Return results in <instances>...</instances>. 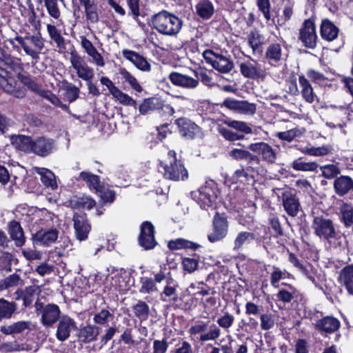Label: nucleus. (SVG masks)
<instances>
[{
	"instance_id": "1",
	"label": "nucleus",
	"mask_w": 353,
	"mask_h": 353,
	"mask_svg": "<svg viewBox=\"0 0 353 353\" xmlns=\"http://www.w3.org/2000/svg\"><path fill=\"white\" fill-rule=\"evenodd\" d=\"M154 28L161 34L175 35L181 28L182 22L175 15L163 10L152 17Z\"/></svg>"
},
{
	"instance_id": "2",
	"label": "nucleus",
	"mask_w": 353,
	"mask_h": 353,
	"mask_svg": "<svg viewBox=\"0 0 353 353\" xmlns=\"http://www.w3.org/2000/svg\"><path fill=\"white\" fill-rule=\"evenodd\" d=\"M15 40L21 45L25 53L34 60L39 59L44 48V41L40 34H27L25 37H17Z\"/></svg>"
},
{
	"instance_id": "3",
	"label": "nucleus",
	"mask_w": 353,
	"mask_h": 353,
	"mask_svg": "<svg viewBox=\"0 0 353 353\" xmlns=\"http://www.w3.org/2000/svg\"><path fill=\"white\" fill-rule=\"evenodd\" d=\"M191 335L201 334L199 338L201 342L214 341L218 339L221 334V329L214 323L209 325V321H197L194 325L188 330Z\"/></svg>"
},
{
	"instance_id": "4",
	"label": "nucleus",
	"mask_w": 353,
	"mask_h": 353,
	"mask_svg": "<svg viewBox=\"0 0 353 353\" xmlns=\"http://www.w3.org/2000/svg\"><path fill=\"white\" fill-rule=\"evenodd\" d=\"M168 155L170 161L163 165L164 176L173 181L187 179L188 175V171L183 165L176 160V152L174 150H170Z\"/></svg>"
},
{
	"instance_id": "5",
	"label": "nucleus",
	"mask_w": 353,
	"mask_h": 353,
	"mask_svg": "<svg viewBox=\"0 0 353 353\" xmlns=\"http://www.w3.org/2000/svg\"><path fill=\"white\" fill-rule=\"evenodd\" d=\"M203 57L212 67L222 73H228L234 68V63L229 58L219 54L214 53L212 50H206L203 52Z\"/></svg>"
},
{
	"instance_id": "6",
	"label": "nucleus",
	"mask_w": 353,
	"mask_h": 353,
	"mask_svg": "<svg viewBox=\"0 0 353 353\" xmlns=\"http://www.w3.org/2000/svg\"><path fill=\"white\" fill-rule=\"evenodd\" d=\"M299 39L303 43L304 46L307 48L313 49L316 47L317 35L313 19H308L305 20L299 30Z\"/></svg>"
},
{
	"instance_id": "7",
	"label": "nucleus",
	"mask_w": 353,
	"mask_h": 353,
	"mask_svg": "<svg viewBox=\"0 0 353 353\" xmlns=\"http://www.w3.org/2000/svg\"><path fill=\"white\" fill-rule=\"evenodd\" d=\"M0 87L7 93L16 98H23L26 93L23 89L17 88L15 79L5 68L0 66Z\"/></svg>"
},
{
	"instance_id": "8",
	"label": "nucleus",
	"mask_w": 353,
	"mask_h": 353,
	"mask_svg": "<svg viewBox=\"0 0 353 353\" xmlns=\"http://www.w3.org/2000/svg\"><path fill=\"white\" fill-rule=\"evenodd\" d=\"M213 232L208 235V239L211 242L221 241L227 234L228 221L224 214L218 212L213 219Z\"/></svg>"
},
{
	"instance_id": "9",
	"label": "nucleus",
	"mask_w": 353,
	"mask_h": 353,
	"mask_svg": "<svg viewBox=\"0 0 353 353\" xmlns=\"http://www.w3.org/2000/svg\"><path fill=\"white\" fill-rule=\"evenodd\" d=\"M313 228L317 236L328 240L336 236L335 229L332 221L323 216H316L313 221Z\"/></svg>"
},
{
	"instance_id": "10",
	"label": "nucleus",
	"mask_w": 353,
	"mask_h": 353,
	"mask_svg": "<svg viewBox=\"0 0 353 353\" xmlns=\"http://www.w3.org/2000/svg\"><path fill=\"white\" fill-rule=\"evenodd\" d=\"M35 307L37 311H40L41 323L45 326H52L59 317L60 310L57 305L48 304L42 307L41 303H36Z\"/></svg>"
},
{
	"instance_id": "11",
	"label": "nucleus",
	"mask_w": 353,
	"mask_h": 353,
	"mask_svg": "<svg viewBox=\"0 0 353 353\" xmlns=\"http://www.w3.org/2000/svg\"><path fill=\"white\" fill-rule=\"evenodd\" d=\"M240 71L243 76L251 79L263 80L266 77L265 71L261 70L259 63L253 61H247L241 63Z\"/></svg>"
},
{
	"instance_id": "12",
	"label": "nucleus",
	"mask_w": 353,
	"mask_h": 353,
	"mask_svg": "<svg viewBox=\"0 0 353 353\" xmlns=\"http://www.w3.org/2000/svg\"><path fill=\"white\" fill-rule=\"evenodd\" d=\"M221 107L236 111L241 113H248L253 114L256 112V106L253 103H250L247 101H237L232 99H226L221 104Z\"/></svg>"
},
{
	"instance_id": "13",
	"label": "nucleus",
	"mask_w": 353,
	"mask_h": 353,
	"mask_svg": "<svg viewBox=\"0 0 353 353\" xmlns=\"http://www.w3.org/2000/svg\"><path fill=\"white\" fill-rule=\"evenodd\" d=\"M90 185L103 202L112 203L114 201L115 198L114 192L108 190L104 185L101 184L97 175L90 174Z\"/></svg>"
},
{
	"instance_id": "14",
	"label": "nucleus",
	"mask_w": 353,
	"mask_h": 353,
	"mask_svg": "<svg viewBox=\"0 0 353 353\" xmlns=\"http://www.w3.org/2000/svg\"><path fill=\"white\" fill-rule=\"evenodd\" d=\"M248 148L252 152L261 154L263 159L268 163H275L276 159V153L269 144L264 142L252 143L249 145Z\"/></svg>"
},
{
	"instance_id": "15",
	"label": "nucleus",
	"mask_w": 353,
	"mask_h": 353,
	"mask_svg": "<svg viewBox=\"0 0 353 353\" xmlns=\"http://www.w3.org/2000/svg\"><path fill=\"white\" fill-rule=\"evenodd\" d=\"M283 205L288 215L296 216L300 209V203L299 199L295 194L290 191H286L282 194Z\"/></svg>"
},
{
	"instance_id": "16",
	"label": "nucleus",
	"mask_w": 353,
	"mask_h": 353,
	"mask_svg": "<svg viewBox=\"0 0 353 353\" xmlns=\"http://www.w3.org/2000/svg\"><path fill=\"white\" fill-rule=\"evenodd\" d=\"M70 60L78 76L85 81H88V69L85 60L75 51L70 53Z\"/></svg>"
},
{
	"instance_id": "17",
	"label": "nucleus",
	"mask_w": 353,
	"mask_h": 353,
	"mask_svg": "<svg viewBox=\"0 0 353 353\" xmlns=\"http://www.w3.org/2000/svg\"><path fill=\"white\" fill-rule=\"evenodd\" d=\"M75 327L74 322L68 316H63L59 321L56 336L61 341H65Z\"/></svg>"
},
{
	"instance_id": "18",
	"label": "nucleus",
	"mask_w": 353,
	"mask_h": 353,
	"mask_svg": "<svg viewBox=\"0 0 353 353\" xmlns=\"http://www.w3.org/2000/svg\"><path fill=\"white\" fill-rule=\"evenodd\" d=\"M181 134L188 139H193L199 132V126L186 118H179L176 120Z\"/></svg>"
},
{
	"instance_id": "19",
	"label": "nucleus",
	"mask_w": 353,
	"mask_h": 353,
	"mask_svg": "<svg viewBox=\"0 0 353 353\" xmlns=\"http://www.w3.org/2000/svg\"><path fill=\"white\" fill-rule=\"evenodd\" d=\"M169 79L173 84L185 88H194L199 84L197 79L178 72L170 73Z\"/></svg>"
},
{
	"instance_id": "20",
	"label": "nucleus",
	"mask_w": 353,
	"mask_h": 353,
	"mask_svg": "<svg viewBox=\"0 0 353 353\" xmlns=\"http://www.w3.org/2000/svg\"><path fill=\"white\" fill-rule=\"evenodd\" d=\"M339 281L349 294L353 295V265H347L341 270Z\"/></svg>"
},
{
	"instance_id": "21",
	"label": "nucleus",
	"mask_w": 353,
	"mask_h": 353,
	"mask_svg": "<svg viewBox=\"0 0 353 353\" xmlns=\"http://www.w3.org/2000/svg\"><path fill=\"white\" fill-rule=\"evenodd\" d=\"M315 326L319 330L332 333L339 329L340 322L337 319L327 316L316 321Z\"/></svg>"
},
{
	"instance_id": "22",
	"label": "nucleus",
	"mask_w": 353,
	"mask_h": 353,
	"mask_svg": "<svg viewBox=\"0 0 353 353\" xmlns=\"http://www.w3.org/2000/svg\"><path fill=\"white\" fill-rule=\"evenodd\" d=\"M13 146L25 152H32L34 141L25 135H13L10 138Z\"/></svg>"
},
{
	"instance_id": "23",
	"label": "nucleus",
	"mask_w": 353,
	"mask_h": 353,
	"mask_svg": "<svg viewBox=\"0 0 353 353\" xmlns=\"http://www.w3.org/2000/svg\"><path fill=\"white\" fill-rule=\"evenodd\" d=\"M123 54L125 59L131 61L139 70L143 71H149L150 70V64L138 53L124 50H123Z\"/></svg>"
},
{
	"instance_id": "24",
	"label": "nucleus",
	"mask_w": 353,
	"mask_h": 353,
	"mask_svg": "<svg viewBox=\"0 0 353 353\" xmlns=\"http://www.w3.org/2000/svg\"><path fill=\"white\" fill-rule=\"evenodd\" d=\"M53 149L52 139L39 137L34 141L32 152L42 157L49 154Z\"/></svg>"
},
{
	"instance_id": "25",
	"label": "nucleus",
	"mask_w": 353,
	"mask_h": 353,
	"mask_svg": "<svg viewBox=\"0 0 353 353\" xmlns=\"http://www.w3.org/2000/svg\"><path fill=\"white\" fill-rule=\"evenodd\" d=\"M339 31V28L330 20H322L320 32L323 39L328 41H334L337 37Z\"/></svg>"
},
{
	"instance_id": "26",
	"label": "nucleus",
	"mask_w": 353,
	"mask_h": 353,
	"mask_svg": "<svg viewBox=\"0 0 353 353\" xmlns=\"http://www.w3.org/2000/svg\"><path fill=\"white\" fill-rule=\"evenodd\" d=\"M334 188L339 196H344L353 189V180L350 176H341L334 180Z\"/></svg>"
},
{
	"instance_id": "27",
	"label": "nucleus",
	"mask_w": 353,
	"mask_h": 353,
	"mask_svg": "<svg viewBox=\"0 0 353 353\" xmlns=\"http://www.w3.org/2000/svg\"><path fill=\"white\" fill-rule=\"evenodd\" d=\"M34 171L40 175L41 182L46 187L54 190L57 188L55 176L50 170L44 168L34 167Z\"/></svg>"
},
{
	"instance_id": "28",
	"label": "nucleus",
	"mask_w": 353,
	"mask_h": 353,
	"mask_svg": "<svg viewBox=\"0 0 353 353\" xmlns=\"http://www.w3.org/2000/svg\"><path fill=\"white\" fill-rule=\"evenodd\" d=\"M163 101L157 97L145 99L139 105V112L142 114H148L150 111L163 109Z\"/></svg>"
},
{
	"instance_id": "29",
	"label": "nucleus",
	"mask_w": 353,
	"mask_h": 353,
	"mask_svg": "<svg viewBox=\"0 0 353 353\" xmlns=\"http://www.w3.org/2000/svg\"><path fill=\"white\" fill-rule=\"evenodd\" d=\"M285 288H281L276 294L277 301H281L283 303H290L294 296L296 295V289L290 284L282 283Z\"/></svg>"
},
{
	"instance_id": "30",
	"label": "nucleus",
	"mask_w": 353,
	"mask_h": 353,
	"mask_svg": "<svg viewBox=\"0 0 353 353\" xmlns=\"http://www.w3.org/2000/svg\"><path fill=\"white\" fill-rule=\"evenodd\" d=\"M46 28L49 37L54 43L56 47L60 50H65V39L61 35L60 30L54 25L50 23L47 24Z\"/></svg>"
},
{
	"instance_id": "31",
	"label": "nucleus",
	"mask_w": 353,
	"mask_h": 353,
	"mask_svg": "<svg viewBox=\"0 0 353 353\" xmlns=\"http://www.w3.org/2000/svg\"><path fill=\"white\" fill-rule=\"evenodd\" d=\"M0 61L13 72L19 74L23 70V64L21 59L17 57H12L8 52H5L3 57L0 59Z\"/></svg>"
},
{
	"instance_id": "32",
	"label": "nucleus",
	"mask_w": 353,
	"mask_h": 353,
	"mask_svg": "<svg viewBox=\"0 0 353 353\" xmlns=\"http://www.w3.org/2000/svg\"><path fill=\"white\" fill-rule=\"evenodd\" d=\"M140 243H157L154 239V228L149 221H145L141 226Z\"/></svg>"
},
{
	"instance_id": "33",
	"label": "nucleus",
	"mask_w": 353,
	"mask_h": 353,
	"mask_svg": "<svg viewBox=\"0 0 353 353\" xmlns=\"http://www.w3.org/2000/svg\"><path fill=\"white\" fill-rule=\"evenodd\" d=\"M37 290V286L30 285L26 287L24 290H17L15 292V294L17 295L15 299H23V305L25 307H28L32 303Z\"/></svg>"
},
{
	"instance_id": "34",
	"label": "nucleus",
	"mask_w": 353,
	"mask_h": 353,
	"mask_svg": "<svg viewBox=\"0 0 353 353\" xmlns=\"http://www.w3.org/2000/svg\"><path fill=\"white\" fill-rule=\"evenodd\" d=\"M30 325V321H18L8 326L1 327V332L7 335L19 334L28 329Z\"/></svg>"
},
{
	"instance_id": "35",
	"label": "nucleus",
	"mask_w": 353,
	"mask_h": 353,
	"mask_svg": "<svg viewBox=\"0 0 353 353\" xmlns=\"http://www.w3.org/2000/svg\"><path fill=\"white\" fill-rule=\"evenodd\" d=\"M299 81L301 87V94L304 99L311 103L314 101L315 95L308 80L304 76H300Z\"/></svg>"
},
{
	"instance_id": "36",
	"label": "nucleus",
	"mask_w": 353,
	"mask_h": 353,
	"mask_svg": "<svg viewBox=\"0 0 353 353\" xmlns=\"http://www.w3.org/2000/svg\"><path fill=\"white\" fill-rule=\"evenodd\" d=\"M8 232L13 241L24 243L23 229L19 222L16 221H10L8 224Z\"/></svg>"
},
{
	"instance_id": "37",
	"label": "nucleus",
	"mask_w": 353,
	"mask_h": 353,
	"mask_svg": "<svg viewBox=\"0 0 353 353\" xmlns=\"http://www.w3.org/2000/svg\"><path fill=\"white\" fill-rule=\"evenodd\" d=\"M16 310L17 305L14 302L0 299V321L3 319H10Z\"/></svg>"
},
{
	"instance_id": "38",
	"label": "nucleus",
	"mask_w": 353,
	"mask_h": 353,
	"mask_svg": "<svg viewBox=\"0 0 353 353\" xmlns=\"http://www.w3.org/2000/svg\"><path fill=\"white\" fill-rule=\"evenodd\" d=\"M74 222L77 239L81 241L85 240L87 237V229L83 220V217L76 214L74 216Z\"/></svg>"
},
{
	"instance_id": "39",
	"label": "nucleus",
	"mask_w": 353,
	"mask_h": 353,
	"mask_svg": "<svg viewBox=\"0 0 353 353\" xmlns=\"http://www.w3.org/2000/svg\"><path fill=\"white\" fill-rule=\"evenodd\" d=\"M196 12L203 19H209L214 13V7L209 1H202L197 4Z\"/></svg>"
},
{
	"instance_id": "40",
	"label": "nucleus",
	"mask_w": 353,
	"mask_h": 353,
	"mask_svg": "<svg viewBox=\"0 0 353 353\" xmlns=\"http://www.w3.org/2000/svg\"><path fill=\"white\" fill-rule=\"evenodd\" d=\"M132 310L135 316L141 320H145L148 318L150 307L144 301H139L132 306Z\"/></svg>"
},
{
	"instance_id": "41",
	"label": "nucleus",
	"mask_w": 353,
	"mask_h": 353,
	"mask_svg": "<svg viewBox=\"0 0 353 353\" xmlns=\"http://www.w3.org/2000/svg\"><path fill=\"white\" fill-rule=\"evenodd\" d=\"M58 237V232L57 230H50L48 231L41 230L36 233V241L41 243H52L57 240Z\"/></svg>"
},
{
	"instance_id": "42",
	"label": "nucleus",
	"mask_w": 353,
	"mask_h": 353,
	"mask_svg": "<svg viewBox=\"0 0 353 353\" xmlns=\"http://www.w3.org/2000/svg\"><path fill=\"white\" fill-rule=\"evenodd\" d=\"M207 190H209L207 188H204L194 192V196L197 198L198 202L203 208L211 206L212 203L213 197Z\"/></svg>"
},
{
	"instance_id": "43",
	"label": "nucleus",
	"mask_w": 353,
	"mask_h": 353,
	"mask_svg": "<svg viewBox=\"0 0 353 353\" xmlns=\"http://www.w3.org/2000/svg\"><path fill=\"white\" fill-rule=\"evenodd\" d=\"M266 58L272 61L278 62L281 59V48L279 43L270 45L265 52Z\"/></svg>"
},
{
	"instance_id": "44",
	"label": "nucleus",
	"mask_w": 353,
	"mask_h": 353,
	"mask_svg": "<svg viewBox=\"0 0 353 353\" xmlns=\"http://www.w3.org/2000/svg\"><path fill=\"white\" fill-rule=\"evenodd\" d=\"M234 322V315L228 312L224 313L223 315L219 316L216 320V323L219 325L218 327L219 328H223L227 332L230 331V329L233 325Z\"/></svg>"
},
{
	"instance_id": "45",
	"label": "nucleus",
	"mask_w": 353,
	"mask_h": 353,
	"mask_svg": "<svg viewBox=\"0 0 353 353\" xmlns=\"http://www.w3.org/2000/svg\"><path fill=\"white\" fill-rule=\"evenodd\" d=\"M248 43L254 52H261L262 36L257 31H252L248 36Z\"/></svg>"
},
{
	"instance_id": "46",
	"label": "nucleus",
	"mask_w": 353,
	"mask_h": 353,
	"mask_svg": "<svg viewBox=\"0 0 353 353\" xmlns=\"http://www.w3.org/2000/svg\"><path fill=\"white\" fill-rule=\"evenodd\" d=\"M290 276V274L286 271H282L277 267H273V270L270 273V283L274 288H279V281L283 279L288 278Z\"/></svg>"
},
{
	"instance_id": "47",
	"label": "nucleus",
	"mask_w": 353,
	"mask_h": 353,
	"mask_svg": "<svg viewBox=\"0 0 353 353\" xmlns=\"http://www.w3.org/2000/svg\"><path fill=\"white\" fill-rule=\"evenodd\" d=\"M230 156L234 159H248L250 161H258L256 156L252 154L249 151L241 149H233L230 152Z\"/></svg>"
},
{
	"instance_id": "48",
	"label": "nucleus",
	"mask_w": 353,
	"mask_h": 353,
	"mask_svg": "<svg viewBox=\"0 0 353 353\" xmlns=\"http://www.w3.org/2000/svg\"><path fill=\"white\" fill-rule=\"evenodd\" d=\"M19 80L31 90L37 93H41L42 91L41 87L37 84L29 75H26L22 73L17 74Z\"/></svg>"
},
{
	"instance_id": "49",
	"label": "nucleus",
	"mask_w": 353,
	"mask_h": 353,
	"mask_svg": "<svg viewBox=\"0 0 353 353\" xmlns=\"http://www.w3.org/2000/svg\"><path fill=\"white\" fill-rule=\"evenodd\" d=\"M304 132V129L294 128L285 132H278L276 137L281 140L291 142L294 138L301 135Z\"/></svg>"
},
{
	"instance_id": "50",
	"label": "nucleus",
	"mask_w": 353,
	"mask_h": 353,
	"mask_svg": "<svg viewBox=\"0 0 353 353\" xmlns=\"http://www.w3.org/2000/svg\"><path fill=\"white\" fill-rule=\"evenodd\" d=\"M223 123L245 134H252V128L245 122L239 121L225 120Z\"/></svg>"
},
{
	"instance_id": "51",
	"label": "nucleus",
	"mask_w": 353,
	"mask_h": 353,
	"mask_svg": "<svg viewBox=\"0 0 353 353\" xmlns=\"http://www.w3.org/2000/svg\"><path fill=\"white\" fill-rule=\"evenodd\" d=\"M120 74L122 76L123 79H124L126 81H128L132 88L134 89L137 92H141L142 88L138 83L137 80L134 77H133L129 72H128L125 69H121L119 72Z\"/></svg>"
},
{
	"instance_id": "52",
	"label": "nucleus",
	"mask_w": 353,
	"mask_h": 353,
	"mask_svg": "<svg viewBox=\"0 0 353 353\" xmlns=\"http://www.w3.org/2000/svg\"><path fill=\"white\" fill-rule=\"evenodd\" d=\"M141 286L139 292L141 293H152V292L157 291V288L155 285L154 281L152 278L144 277L141 279Z\"/></svg>"
},
{
	"instance_id": "53",
	"label": "nucleus",
	"mask_w": 353,
	"mask_h": 353,
	"mask_svg": "<svg viewBox=\"0 0 353 353\" xmlns=\"http://www.w3.org/2000/svg\"><path fill=\"white\" fill-rule=\"evenodd\" d=\"M21 281V278L18 274H12L1 281V287L2 289L16 287L20 284Z\"/></svg>"
},
{
	"instance_id": "54",
	"label": "nucleus",
	"mask_w": 353,
	"mask_h": 353,
	"mask_svg": "<svg viewBox=\"0 0 353 353\" xmlns=\"http://www.w3.org/2000/svg\"><path fill=\"white\" fill-rule=\"evenodd\" d=\"M342 221L347 228L353 225V209L350 206H344L341 211Z\"/></svg>"
},
{
	"instance_id": "55",
	"label": "nucleus",
	"mask_w": 353,
	"mask_h": 353,
	"mask_svg": "<svg viewBox=\"0 0 353 353\" xmlns=\"http://www.w3.org/2000/svg\"><path fill=\"white\" fill-rule=\"evenodd\" d=\"M292 168L300 171H314L318 168V164L315 162L305 163L294 161L292 163Z\"/></svg>"
},
{
	"instance_id": "56",
	"label": "nucleus",
	"mask_w": 353,
	"mask_h": 353,
	"mask_svg": "<svg viewBox=\"0 0 353 353\" xmlns=\"http://www.w3.org/2000/svg\"><path fill=\"white\" fill-rule=\"evenodd\" d=\"M44 3L48 14L52 17L57 19L60 17V10L58 8L57 0H44Z\"/></svg>"
},
{
	"instance_id": "57",
	"label": "nucleus",
	"mask_w": 353,
	"mask_h": 353,
	"mask_svg": "<svg viewBox=\"0 0 353 353\" xmlns=\"http://www.w3.org/2000/svg\"><path fill=\"white\" fill-rule=\"evenodd\" d=\"M303 152L312 156H324L330 152V150L327 146H322L318 148H307Z\"/></svg>"
},
{
	"instance_id": "58",
	"label": "nucleus",
	"mask_w": 353,
	"mask_h": 353,
	"mask_svg": "<svg viewBox=\"0 0 353 353\" xmlns=\"http://www.w3.org/2000/svg\"><path fill=\"white\" fill-rule=\"evenodd\" d=\"M219 132L226 140L230 141L241 140L244 139V135L238 134L225 128H220L219 129Z\"/></svg>"
},
{
	"instance_id": "59",
	"label": "nucleus",
	"mask_w": 353,
	"mask_h": 353,
	"mask_svg": "<svg viewBox=\"0 0 353 353\" xmlns=\"http://www.w3.org/2000/svg\"><path fill=\"white\" fill-rule=\"evenodd\" d=\"M256 3L259 9L263 14L265 19L267 21L271 19L270 14V0H256Z\"/></svg>"
},
{
	"instance_id": "60",
	"label": "nucleus",
	"mask_w": 353,
	"mask_h": 353,
	"mask_svg": "<svg viewBox=\"0 0 353 353\" xmlns=\"http://www.w3.org/2000/svg\"><path fill=\"white\" fill-rule=\"evenodd\" d=\"M323 176L326 179H332L340 173V170L334 165H327L321 168Z\"/></svg>"
},
{
	"instance_id": "61",
	"label": "nucleus",
	"mask_w": 353,
	"mask_h": 353,
	"mask_svg": "<svg viewBox=\"0 0 353 353\" xmlns=\"http://www.w3.org/2000/svg\"><path fill=\"white\" fill-rule=\"evenodd\" d=\"M261 327L263 330H268L273 327L274 321L270 314H262L260 316Z\"/></svg>"
},
{
	"instance_id": "62",
	"label": "nucleus",
	"mask_w": 353,
	"mask_h": 353,
	"mask_svg": "<svg viewBox=\"0 0 353 353\" xmlns=\"http://www.w3.org/2000/svg\"><path fill=\"white\" fill-rule=\"evenodd\" d=\"M64 97L70 102L74 101L77 99L79 90L77 88L72 85H68L63 88Z\"/></svg>"
},
{
	"instance_id": "63",
	"label": "nucleus",
	"mask_w": 353,
	"mask_h": 353,
	"mask_svg": "<svg viewBox=\"0 0 353 353\" xmlns=\"http://www.w3.org/2000/svg\"><path fill=\"white\" fill-rule=\"evenodd\" d=\"M185 271L188 273H192L198 268L199 262L197 260L191 258H185L182 262Z\"/></svg>"
},
{
	"instance_id": "64",
	"label": "nucleus",
	"mask_w": 353,
	"mask_h": 353,
	"mask_svg": "<svg viewBox=\"0 0 353 353\" xmlns=\"http://www.w3.org/2000/svg\"><path fill=\"white\" fill-rule=\"evenodd\" d=\"M168 348V344L165 339L154 340L152 353H166Z\"/></svg>"
}]
</instances>
